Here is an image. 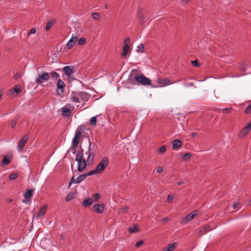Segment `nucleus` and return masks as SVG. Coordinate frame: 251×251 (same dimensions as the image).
Masks as SVG:
<instances>
[{
	"label": "nucleus",
	"mask_w": 251,
	"mask_h": 251,
	"mask_svg": "<svg viewBox=\"0 0 251 251\" xmlns=\"http://www.w3.org/2000/svg\"><path fill=\"white\" fill-rule=\"evenodd\" d=\"M97 150V146L94 143H91L89 141V145L87 151L85 152L86 154H88L87 162L90 164L92 162L95 155V152Z\"/></svg>",
	"instance_id": "1"
},
{
	"label": "nucleus",
	"mask_w": 251,
	"mask_h": 251,
	"mask_svg": "<svg viewBox=\"0 0 251 251\" xmlns=\"http://www.w3.org/2000/svg\"><path fill=\"white\" fill-rule=\"evenodd\" d=\"M135 81L138 85L143 86L151 85V81L149 78L146 77L143 74L140 75L136 74L135 75Z\"/></svg>",
	"instance_id": "2"
},
{
	"label": "nucleus",
	"mask_w": 251,
	"mask_h": 251,
	"mask_svg": "<svg viewBox=\"0 0 251 251\" xmlns=\"http://www.w3.org/2000/svg\"><path fill=\"white\" fill-rule=\"evenodd\" d=\"M211 5V2L210 0H203L201 4L197 6L196 11H198V14L202 13L205 11L209 10Z\"/></svg>",
	"instance_id": "3"
},
{
	"label": "nucleus",
	"mask_w": 251,
	"mask_h": 251,
	"mask_svg": "<svg viewBox=\"0 0 251 251\" xmlns=\"http://www.w3.org/2000/svg\"><path fill=\"white\" fill-rule=\"evenodd\" d=\"M109 160L107 157H104L97 165L96 169L99 173H101L107 167Z\"/></svg>",
	"instance_id": "4"
},
{
	"label": "nucleus",
	"mask_w": 251,
	"mask_h": 251,
	"mask_svg": "<svg viewBox=\"0 0 251 251\" xmlns=\"http://www.w3.org/2000/svg\"><path fill=\"white\" fill-rule=\"evenodd\" d=\"M65 83L60 79H59L57 82L56 94L60 97H63L64 96Z\"/></svg>",
	"instance_id": "5"
},
{
	"label": "nucleus",
	"mask_w": 251,
	"mask_h": 251,
	"mask_svg": "<svg viewBox=\"0 0 251 251\" xmlns=\"http://www.w3.org/2000/svg\"><path fill=\"white\" fill-rule=\"evenodd\" d=\"M82 133V128L80 126L78 127L75 131V136L72 141L73 143H74V148H77L79 144V138L80 137Z\"/></svg>",
	"instance_id": "6"
},
{
	"label": "nucleus",
	"mask_w": 251,
	"mask_h": 251,
	"mask_svg": "<svg viewBox=\"0 0 251 251\" xmlns=\"http://www.w3.org/2000/svg\"><path fill=\"white\" fill-rule=\"evenodd\" d=\"M50 79V74L46 72H43L42 74L38 75V77L36 79V83L39 85H42L43 81H47Z\"/></svg>",
	"instance_id": "7"
},
{
	"label": "nucleus",
	"mask_w": 251,
	"mask_h": 251,
	"mask_svg": "<svg viewBox=\"0 0 251 251\" xmlns=\"http://www.w3.org/2000/svg\"><path fill=\"white\" fill-rule=\"evenodd\" d=\"M129 44L130 39L129 37H126L124 40V47L123 48V52L122 53V56L124 57L127 55L129 50Z\"/></svg>",
	"instance_id": "8"
},
{
	"label": "nucleus",
	"mask_w": 251,
	"mask_h": 251,
	"mask_svg": "<svg viewBox=\"0 0 251 251\" xmlns=\"http://www.w3.org/2000/svg\"><path fill=\"white\" fill-rule=\"evenodd\" d=\"M28 139V135L26 134V135H24L23 138L21 139L20 141L18 147L17 149L19 151H21L22 149L24 148V147L26 144L27 141Z\"/></svg>",
	"instance_id": "9"
},
{
	"label": "nucleus",
	"mask_w": 251,
	"mask_h": 251,
	"mask_svg": "<svg viewBox=\"0 0 251 251\" xmlns=\"http://www.w3.org/2000/svg\"><path fill=\"white\" fill-rule=\"evenodd\" d=\"M63 71L67 76H70L75 70L74 66H66L63 68Z\"/></svg>",
	"instance_id": "10"
},
{
	"label": "nucleus",
	"mask_w": 251,
	"mask_h": 251,
	"mask_svg": "<svg viewBox=\"0 0 251 251\" xmlns=\"http://www.w3.org/2000/svg\"><path fill=\"white\" fill-rule=\"evenodd\" d=\"M79 100L85 102L87 101L90 97V95L86 92H78Z\"/></svg>",
	"instance_id": "11"
},
{
	"label": "nucleus",
	"mask_w": 251,
	"mask_h": 251,
	"mask_svg": "<svg viewBox=\"0 0 251 251\" xmlns=\"http://www.w3.org/2000/svg\"><path fill=\"white\" fill-rule=\"evenodd\" d=\"M78 39L76 36H73L68 42L66 46L68 49H72L75 45Z\"/></svg>",
	"instance_id": "12"
},
{
	"label": "nucleus",
	"mask_w": 251,
	"mask_h": 251,
	"mask_svg": "<svg viewBox=\"0 0 251 251\" xmlns=\"http://www.w3.org/2000/svg\"><path fill=\"white\" fill-rule=\"evenodd\" d=\"M87 166V163L85 159L82 160L78 162L77 171L79 172H82Z\"/></svg>",
	"instance_id": "13"
},
{
	"label": "nucleus",
	"mask_w": 251,
	"mask_h": 251,
	"mask_svg": "<svg viewBox=\"0 0 251 251\" xmlns=\"http://www.w3.org/2000/svg\"><path fill=\"white\" fill-rule=\"evenodd\" d=\"M251 129V123H247L242 131H241L239 133V136L240 137H242L245 135L248 134L250 130Z\"/></svg>",
	"instance_id": "14"
},
{
	"label": "nucleus",
	"mask_w": 251,
	"mask_h": 251,
	"mask_svg": "<svg viewBox=\"0 0 251 251\" xmlns=\"http://www.w3.org/2000/svg\"><path fill=\"white\" fill-rule=\"evenodd\" d=\"M210 226L208 225H205L203 227L199 228L197 230L199 232V236H201L205 233H206L207 232L210 231L209 229Z\"/></svg>",
	"instance_id": "15"
},
{
	"label": "nucleus",
	"mask_w": 251,
	"mask_h": 251,
	"mask_svg": "<svg viewBox=\"0 0 251 251\" xmlns=\"http://www.w3.org/2000/svg\"><path fill=\"white\" fill-rule=\"evenodd\" d=\"M94 211L98 213L101 214L104 209V205L103 204H96L93 206Z\"/></svg>",
	"instance_id": "16"
},
{
	"label": "nucleus",
	"mask_w": 251,
	"mask_h": 251,
	"mask_svg": "<svg viewBox=\"0 0 251 251\" xmlns=\"http://www.w3.org/2000/svg\"><path fill=\"white\" fill-rule=\"evenodd\" d=\"M60 110L62 112V115L63 117H68L71 115L72 113L71 110L66 107L61 108Z\"/></svg>",
	"instance_id": "17"
},
{
	"label": "nucleus",
	"mask_w": 251,
	"mask_h": 251,
	"mask_svg": "<svg viewBox=\"0 0 251 251\" xmlns=\"http://www.w3.org/2000/svg\"><path fill=\"white\" fill-rule=\"evenodd\" d=\"M78 95V92H75L73 91L71 96V99L72 101L74 102H80Z\"/></svg>",
	"instance_id": "18"
},
{
	"label": "nucleus",
	"mask_w": 251,
	"mask_h": 251,
	"mask_svg": "<svg viewBox=\"0 0 251 251\" xmlns=\"http://www.w3.org/2000/svg\"><path fill=\"white\" fill-rule=\"evenodd\" d=\"M85 159L83 157V150L81 149L77 151V154L75 157V160L78 162Z\"/></svg>",
	"instance_id": "19"
},
{
	"label": "nucleus",
	"mask_w": 251,
	"mask_h": 251,
	"mask_svg": "<svg viewBox=\"0 0 251 251\" xmlns=\"http://www.w3.org/2000/svg\"><path fill=\"white\" fill-rule=\"evenodd\" d=\"M176 245L177 244L176 243L170 244L167 247L164 248L162 250V251H173L176 249Z\"/></svg>",
	"instance_id": "20"
},
{
	"label": "nucleus",
	"mask_w": 251,
	"mask_h": 251,
	"mask_svg": "<svg viewBox=\"0 0 251 251\" xmlns=\"http://www.w3.org/2000/svg\"><path fill=\"white\" fill-rule=\"evenodd\" d=\"M181 141L179 139L175 140L172 142V148L173 150L178 149L181 145Z\"/></svg>",
	"instance_id": "21"
},
{
	"label": "nucleus",
	"mask_w": 251,
	"mask_h": 251,
	"mask_svg": "<svg viewBox=\"0 0 251 251\" xmlns=\"http://www.w3.org/2000/svg\"><path fill=\"white\" fill-rule=\"evenodd\" d=\"M47 211V206L45 205L41 207L39 210V212L36 214V217H40L44 216Z\"/></svg>",
	"instance_id": "22"
},
{
	"label": "nucleus",
	"mask_w": 251,
	"mask_h": 251,
	"mask_svg": "<svg viewBox=\"0 0 251 251\" xmlns=\"http://www.w3.org/2000/svg\"><path fill=\"white\" fill-rule=\"evenodd\" d=\"M11 156H9L8 157L6 156H4L2 160L1 163V166H4L5 165H7L9 164L11 160Z\"/></svg>",
	"instance_id": "23"
},
{
	"label": "nucleus",
	"mask_w": 251,
	"mask_h": 251,
	"mask_svg": "<svg viewBox=\"0 0 251 251\" xmlns=\"http://www.w3.org/2000/svg\"><path fill=\"white\" fill-rule=\"evenodd\" d=\"M158 83L161 86H166L171 84L170 80L168 79H159L158 80Z\"/></svg>",
	"instance_id": "24"
},
{
	"label": "nucleus",
	"mask_w": 251,
	"mask_h": 251,
	"mask_svg": "<svg viewBox=\"0 0 251 251\" xmlns=\"http://www.w3.org/2000/svg\"><path fill=\"white\" fill-rule=\"evenodd\" d=\"M33 192L34 190L32 189L28 190L27 191H25L24 194V196L25 198V199H28L31 198L33 195Z\"/></svg>",
	"instance_id": "25"
},
{
	"label": "nucleus",
	"mask_w": 251,
	"mask_h": 251,
	"mask_svg": "<svg viewBox=\"0 0 251 251\" xmlns=\"http://www.w3.org/2000/svg\"><path fill=\"white\" fill-rule=\"evenodd\" d=\"M93 202V200L92 199H85L82 202L83 205L84 207L89 206L91 205Z\"/></svg>",
	"instance_id": "26"
},
{
	"label": "nucleus",
	"mask_w": 251,
	"mask_h": 251,
	"mask_svg": "<svg viewBox=\"0 0 251 251\" xmlns=\"http://www.w3.org/2000/svg\"><path fill=\"white\" fill-rule=\"evenodd\" d=\"M86 177L87 175H86L85 174L80 175L75 179V183L78 184L82 181L84 180Z\"/></svg>",
	"instance_id": "27"
},
{
	"label": "nucleus",
	"mask_w": 251,
	"mask_h": 251,
	"mask_svg": "<svg viewBox=\"0 0 251 251\" xmlns=\"http://www.w3.org/2000/svg\"><path fill=\"white\" fill-rule=\"evenodd\" d=\"M55 20L54 19H51L50 21H49L45 27V29L46 31L49 30L50 28L55 23Z\"/></svg>",
	"instance_id": "28"
},
{
	"label": "nucleus",
	"mask_w": 251,
	"mask_h": 251,
	"mask_svg": "<svg viewBox=\"0 0 251 251\" xmlns=\"http://www.w3.org/2000/svg\"><path fill=\"white\" fill-rule=\"evenodd\" d=\"M191 219L189 215H187L184 218H183L181 221V224L182 225H185L191 221Z\"/></svg>",
	"instance_id": "29"
},
{
	"label": "nucleus",
	"mask_w": 251,
	"mask_h": 251,
	"mask_svg": "<svg viewBox=\"0 0 251 251\" xmlns=\"http://www.w3.org/2000/svg\"><path fill=\"white\" fill-rule=\"evenodd\" d=\"M128 231L130 233H136L139 231L138 228L136 226L128 228Z\"/></svg>",
	"instance_id": "30"
},
{
	"label": "nucleus",
	"mask_w": 251,
	"mask_h": 251,
	"mask_svg": "<svg viewBox=\"0 0 251 251\" xmlns=\"http://www.w3.org/2000/svg\"><path fill=\"white\" fill-rule=\"evenodd\" d=\"M18 174L16 173L11 174L9 176V179L10 180H14L18 177Z\"/></svg>",
	"instance_id": "31"
},
{
	"label": "nucleus",
	"mask_w": 251,
	"mask_h": 251,
	"mask_svg": "<svg viewBox=\"0 0 251 251\" xmlns=\"http://www.w3.org/2000/svg\"><path fill=\"white\" fill-rule=\"evenodd\" d=\"M74 194L71 193L67 195L65 198V201H69L72 200H73L74 198Z\"/></svg>",
	"instance_id": "32"
},
{
	"label": "nucleus",
	"mask_w": 251,
	"mask_h": 251,
	"mask_svg": "<svg viewBox=\"0 0 251 251\" xmlns=\"http://www.w3.org/2000/svg\"><path fill=\"white\" fill-rule=\"evenodd\" d=\"M98 116V115L95 116V117H93L91 118L90 119V124L92 125V126H96V125H97V119H96V117Z\"/></svg>",
	"instance_id": "33"
},
{
	"label": "nucleus",
	"mask_w": 251,
	"mask_h": 251,
	"mask_svg": "<svg viewBox=\"0 0 251 251\" xmlns=\"http://www.w3.org/2000/svg\"><path fill=\"white\" fill-rule=\"evenodd\" d=\"M11 93H13V94L14 93H16L17 94H18V93H20L21 92V89L18 86H16L13 89H12L11 90Z\"/></svg>",
	"instance_id": "34"
},
{
	"label": "nucleus",
	"mask_w": 251,
	"mask_h": 251,
	"mask_svg": "<svg viewBox=\"0 0 251 251\" xmlns=\"http://www.w3.org/2000/svg\"><path fill=\"white\" fill-rule=\"evenodd\" d=\"M137 52H143L144 51V45L143 44H140L137 47Z\"/></svg>",
	"instance_id": "35"
},
{
	"label": "nucleus",
	"mask_w": 251,
	"mask_h": 251,
	"mask_svg": "<svg viewBox=\"0 0 251 251\" xmlns=\"http://www.w3.org/2000/svg\"><path fill=\"white\" fill-rule=\"evenodd\" d=\"M50 75L52 79H56L59 77V75L55 72H52L50 73Z\"/></svg>",
	"instance_id": "36"
},
{
	"label": "nucleus",
	"mask_w": 251,
	"mask_h": 251,
	"mask_svg": "<svg viewBox=\"0 0 251 251\" xmlns=\"http://www.w3.org/2000/svg\"><path fill=\"white\" fill-rule=\"evenodd\" d=\"M147 17H139V20L140 24L142 25H145L146 21L147 20L146 18Z\"/></svg>",
	"instance_id": "37"
},
{
	"label": "nucleus",
	"mask_w": 251,
	"mask_h": 251,
	"mask_svg": "<svg viewBox=\"0 0 251 251\" xmlns=\"http://www.w3.org/2000/svg\"><path fill=\"white\" fill-rule=\"evenodd\" d=\"M97 174H100V173L98 172V171H97L96 169H95L94 170L89 171L87 173H86L85 175H87V177L88 176H92L93 175Z\"/></svg>",
	"instance_id": "38"
},
{
	"label": "nucleus",
	"mask_w": 251,
	"mask_h": 251,
	"mask_svg": "<svg viewBox=\"0 0 251 251\" xmlns=\"http://www.w3.org/2000/svg\"><path fill=\"white\" fill-rule=\"evenodd\" d=\"M191 156L192 155L190 153H185L183 154L182 158L184 160L186 161L188 160Z\"/></svg>",
	"instance_id": "39"
},
{
	"label": "nucleus",
	"mask_w": 251,
	"mask_h": 251,
	"mask_svg": "<svg viewBox=\"0 0 251 251\" xmlns=\"http://www.w3.org/2000/svg\"><path fill=\"white\" fill-rule=\"evenodd\" d=\"M128 82L129 83V84H130L138 85V84L136 83H137L136 81H135V76L134 77L133 79L129 78L128 79Z\"/></svg>",
	"instance_id": "40"
},
{
	"label": "nucleus",
	"mask_w": 251,
	"mask_h": 251,
	"mask_svg": "<svg viewBox=\"0 0 251 251\" xmlns=\"http://www.w3.org/2000/svg\"><path fill=\"white\" fill-rule=\"evenodd\" d=\"M86 42V39L85 38H81L78 41V44L79 45H83Z\"/></svg>",
	"instance_id": "41"
},
{
	"label": "nucleus",
	"mask_w": 251,
	"mask_h": 251,
	"mask_svg": "<svg viewBox=\"0 0 251 251\" xmlns=\"http://www.w3.org/2000/svg\"><path fill=\"white\" fill-rule=\"evenodd\" d=\"M191 218V220L193 219L197 215V213L196 211H193L188 214Z\"/></svg>",
	"instance_id": "42"
},
{
	"label": "nucleus",
	"mask_w": 251,
	"mask_h": 251,
	"mask_svg": "<svg viewBox=\"0 0 251 251\" xmlns=\"http://www.w3.org/2000/svg\"><path fill=\"white\" fill-rule=\"evenodd\" d=\"M245 113L246 114H250L251 113V103L246 108Z\"/></svg>",
	"instance_id": "43"
},
{
	"label": "nucleus",
	"mask_w": 251,
	"mask_h": 251,
	"mask_svg": "<svg viewBox=\"0 0 251 251\" xmlns=\"http://www.w3.org/2000/svg\"><path fill=\"white\" fill-rule=\"evenodd\" d=\"M174 199V197L173 195H169L168 196L167 201L169 203H172L173 200Z\"/></svg>",
	"instance_id": "44"
},
{
	"label": "nucleus",
	"mask_w": 251,
	"mask_h": 251,
	"mask_svg": "<svg viewBox=\"0 0 251 251\" xmlns=\"http://www.w3.org/2000/svg\"><path fill=\"white\" fill-rule=\"evenodd\" d=\"M191 0H181L180 4L183 6L186 5Z\"/></svg>",
	"instance_id": "45"
},
{
	"label": "nucleus",
	"mask_w": 251,
	"mask_h": 251,
	"mask_svg": "<svg viewBox=\"0 0 251 251\" xmlns=\"http://www.w3.org/2000/svg\"><path fill=\"white\" fill-rule=\"evenodd\" d=\"M191 63L193 64V65L194 66V67H198L199 66H200V64H199L198 63V60L196 59L195 60H193L191 62Z\"/></svg>",
	"instance_id": "46"
},
{
	"label": "nucleus",
	"mask_w": 251,
	"mask_h": 251,
	"mask_svg": "<svg viewBox=\"0 0 251 251\" xmlns=\"http://www.w3.org/2000/svg\"><path fill=\"white\" fill-rule=\"evenodd\" d=\"M36 29L35 28H32L29 31V32L27 34V36L30 35L31 34H34L36 32Z\"/></svg>",
	"instance_id": "47"
},
{
	"label": "nucleus",
	"mask_w": 251,
	"mask_h": 251,
	"mask_svg": "<svg viewBox=\"0 0 251 251\" xmlns=\"http://www.w3.org/2000/svg\"><path fill=\"white\" fill-rule=\"evenodd\" d=\"M166 151V147L165 146H161L159 150L160 153H164Z\"/></svg>",
	"instance_id": "48"
},
{
	"label": "nucleus",
	"mask_w": 251,
	"mask_h": 251,
	"mask_svg": "<svg viewBox=\"0 0 251 251\" xmlns=\"http://www.w3.org/2000/svg\"><path fill=\"white\" fill-rule=\"evenodd\" d=\"M100 196L99 193H96L93 195V198L95 200V201H97L100 198Z\"/></svg>",
	"instance_id": "49"
},
{
	"label": "nucleus",
	"mask_w": 251,
	"mask_h": 251,
	"mask_svg": "<svg viewBox=\"0 0 251 251\" xmlns=\"http://www.w3.org/2000/svg\"><path fill=\"white\" fill-rule=\"evenodd\" d=\"M75 177L74 176H73L71 179V180L69 183L68 187L69 188L70 187L71 185L73 183H75Z\"/></svg>",
	"instance_id": "50"
},
{
	"label": "nucleus",
	"mask_w": 251,
	"mask_h": 251,
	"mask_svg": "<svg viewBox=\"0 0 251 251\" xmlns=\"http://www.w3.org/2000/svg\"><path fill=\"white\" fill-rule=\"evenodd\" d=\"M143 244V241L142 240H139L136 243L135 247L137 248L139 247Z\"/></svg>",
	"instance_id": "51"
},
{
	"label": "nucleus",
	"mask_w": 251,
	"mask_h": 251,
	"mask_svg": "<svg viewBox=\"0 0 251 251\" xmlns=\"http://www.w3.org/2000/svg\"><path fill=\"white\" fill-rule=\"evenodd\" d=\"M232 109V108L230 107V108H225L223 109H219V111H227L228 113H230L231 112V110Z\"/></svg>",
	"instance_id": "52"
},
{
	"label": "nucleus",
	"mask_w": 251,
	"mask_h": 251,
	"mask_svg": "<svg viewBox=\"0 0 251 251\" xmlns=\"http://www.w3.org/2000/svg\"><path fill=\"white\" fill-rule=\"evenodd\" d=\"M163 168L161 166H159L157 167L156 171L158 173H161L163 171Z\"/></svg>",
	"instance_id": "53"
},
{
	"label": "nucleus",
	"mask_w": 251,
	"mask_h": 251,
	"mask_svg": "<svg viewBox=\"0 0 251 251\" xmlns=\"http://www.w3.org/2000/svg\"><path fill=\"white\" fill-rule=\"evenodd\" d=\"M16 124H17L16 121L15 120H14L11 124V127L12 128H14L16 126Z\"/></svg>",
	"instance_id": "54"
},
{
	"label": "nucleus",
	"mask_w": 251,
	"mask_h": 251,
	"mask_svg": "<svg viewBox=\"0 0 251 251\" xmlns=\"http://www.w3.org/2000/svg\"><path fill=\"white\" fill-rule=\"evenodd\" d=\"M128 209V207H126V206H125L124 207H123L122 209H121V212H123V213H125L126 212V211Z\"/></svg>",
	"instance_id": "55"
},
{
	"label": "nucleus",
	"mask_w": 251,
	"mask_h": 251,
	"mask_svg": "<svg viewBox=\"0 0 251 251\" xmlns=\"http://www.w3.org/2000/svg\"><path fill=\"white\" fill-rule=\"evenodd\" d=\"M239 204V203H238V202H235V203L233 204V205L232 207H233V208L234 209L237 208L238 207Z\"/></svg>",
	"instance_id": "56"
},
{
	"label": "nucleus",
	"mask_w": 251,
	"mask_h": 251,
	"mask_svg": "<svg viewBox=\"0 0 251 251\" xmlns=\"http://www.w3.org/2000/svg\"><path fill=\"white\" fill-rule=\"evenodd\" d=\"M72 151L74 154L76 152V148H74V143H72Z\"/></svg>",
	"instance_id": "57"
},
{
	"label": "nucleus",
	"mask_w": 251,
	"mask_h": 251,
	"mask_svg": "<svg viewBox=\"0 0 251 251\" xmlns=\"http://www.w3.org/2000/svg\"><path fill=\"white\" fill-rule=\"evenodd\" d=\"M162 221L163 222V223H166L168 221V218L165 217V218H164L162 219Z\"/></svg>",
	"instance_id": "58"
},
{
	"label": "nucleus",
	"mask_w": 251,
	"mask_h": 251,
	"mask_svg": "<svg viewBox=\"0 0 251 251\" xmlns=\"http://www.w3.org/2000/svg\"><path fill=\"white\" fill-rule=\"evenodd\" d=\"M93 19L96 21H98L100 19V17H93Z\"/></svg>",
	"instance_id": "59"
},
{
	"label": "nucleus",
	"mask_w": 251,
	"mask_h": 251,
	"mask_svg": "<svg viewBox=\"0 0 251 251\" xmlns=\"http://www.w3.org/2000/svg\"><path fill=\"white\" fill-rule=\"evenodd\" d=\"M19 78V75L17 74H15L14 75V78L15 79H17Z\"/></svg>",
	"instance_id": "60"
},
{
	"label": "nucleus",
	"mask_w": 251,
	"mask_h": 251,
	"mask_svg": "<svg viewBox=\"0 0 251 251\" xmlns=\"http://www.w3.org/2000/svg\"><path fill=\"white\" fill-rule=\"evenodd\" d=\"M183 183H184V182H183V181H179L177 182V184H178V185H181V184H183Z\"/></svg>",
	"instance_id": "61"
},
{
	"label": "nucleus",
	"mask_w": 251,
	"mask_h": 251,
	"mask_svg": "<svg viewBox=\"0 0 251 251\" xmlns=\"http://www.w3.org/2000/svg\"><path fill=\"white\" fill-rule=\"evenodd\" d=\"M197 135V133H195V132H193L192 134V137L193 138L195 137L196 135Z\"/></svg>",
	"instance_id": "62"
},
{
	"label": "nucleus",
	"mask_w": 251,
	"mask_h": 251,
	"mask_svg": "<svg viewBox=\"0 0 251 251\" xmlns=\"http://www.w3.org/2000/svg\"><path fill=\"white\" fill-rule=\"evenodd\" d=\"M23 202H24V203H28V202H29V201H27V200H24L23 201Z\"/></svg>",
	"instance_id": "63"
},
{
	"label": "nucleus",
	"mask_w": 251,
	"mask_h": 251,
	"mask_svg": "<svg viewBox=\"0 0 251 251\" xmlns=\"http://www.w3.org/2000/svg\"><path fill=\"white\" fill-rule=\"evenodd\" d=\"M91 16H98V14L97 13H93L92 14Z\"/></svg>",
	"instance_id": "64"
}]
</instances>
